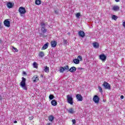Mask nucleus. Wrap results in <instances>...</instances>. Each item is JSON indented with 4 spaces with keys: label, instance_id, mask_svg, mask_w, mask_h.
<instances>
[{
    "label": "nucleus",
    "instance_id": "nucleus-32",
    "mask_svg": "<svg viewBox=\"0 0 125 125\" xmlns=\"http://www.w3.org/2000/svg\"><path fill=\"white\" fill-rule=\"evenodd\" d=\"M76 16L77 18H80V16H81V14L80 13H78L76 14Z\"/></svg>",
    "mask_w": 125,
    "mask_h": 125
},
{
    "label": "nucleus",
    "instance_id": "nucleus-45",
    "mask_svg": "<svg viewBox=\"0 0 125 125\" xmlns=\"http://www.w3.org/2000/svg\"><path fill=\"white\" fill-rule=\"evenodd\" d=\"M115 1L116 2H119V1H120V0H115Z\"/></svg>",
    "mask_w": 125,
    "mask_h": 125
},
{
    "label": "nucleus",
    "instance_id": "nucleus-42",
    "mask_svg": "<svg viewBox=\"0 0 125 125\" xmlns=\"http://www.w3.org/2000/svg\"><path fill=\"white\" fill-rule=\"evenodd\" d=\"M121 99H124V96L123 95H121L120 97Z\"/></svg>",
    "mask_w": 125,
    "mask_h": 125
},
{
    "label": "nucleus",
    "instance_id": "nucleus-17",
    "mask_svg": "<svg viewBox=\"0 0 125 125\" xmlns=\"http://www.w3.org/2000/svg\"><path fill=\"white\" fill-rule=\"evenodd\" d=\"M67 112L69 114H74V113H75V110H74V108H70L69 109H67Z\"/></svg>",
    "mask_w": 125,
    "mask_h": 125
},
{
    "label": "nucleus",
    "instance_id": "nucleus-20",
    "mask_svg": "<svg viewBox=\"0 0 125 125\" xmlns=\"http://www.w3.org/2000/svg\"><path fill=\"white\" fill-rule=\"evenodd\" d=\"M51 103L52 106H56L57 105V102L55 100H52Z\"/></svg>",
    "mask_w": 125,
    "mask_h": 125
},
{
    "label": "nucleus",
    "instance_id": "nucleus-22",
    "mask_svg": "<svg viewBox=\"0 0 125 125\" xmlns=\"http://www.w3.org/2000/svg\"><path fill=\"white\" fill-rule=\"evenodd\" d=\"M43 71L46 73H48L49 72V67L46 66L44 68Z\"/></svg>",
    "mask_w": 125,
    "mask_h": 125
},
{
    "label": "nucleus",
    "instance_id": "nucleus-38",
    "mask_svg": "<svg viewBox=\"0 0 125 125\" xmlns=\"http://www.w3.org/2000/svg\"><path fill=\"white\" fill-rule=\"evenodd\" d=\"M0 29H2V25L1 22H0Z\"/></svg>",
    "mask_w": 125,
    "mask_h": 125
},
{
    "label": "nucleus",
    "instance_id": "nucleus-40",
    "mask_svg": "<svg viewBox=\"0 0 125 125\" xmlns=\"http://www.w3.org/2000/svg\"><path fill=\"white\" fill-rule=\"evenodd\" d=\"M123 27H125V21L123 22Z\"/></svg>",
    "mask_w": 125,
    "mask_h": 125
},
{
    "label": "nucleus",
    "instance_id": "nucleus-7",
    "mask_svg": "<svg viewBox=\"0 0 125 125\" xmlns=\"http://www.w3.org/2000/svg\"><path fill=\"white\" fill-rule=\"evenodd\" d=\"M3 23L5 27H10V21L8 19L5 20Z\"/></svg>",
    "mask_w": 125,
    "mask_h": 125
},
{
    "label": "nucleus",
    "instance_id": "nucleus-21",
    "mask_svg": "<svg viewBox=\"0 0 125 125\" xmlns=\"http://www.w3.org/2000/svg\"><path fill=\"white\" fill-rule=\"evenodd\" d=\"M73 62L74 64H80V60L78 59H74L73 60Z\"/></svg>",
    "mask_w": 125,
    "mask_h": 125
},
{
    "label": "nucleus",
    "instance_id": "nucleus-30",
    "mask_svg": "<svg viewBox=\"0 0 125 125\" xmlns=\"http://www.w3.org/2000/svg\"><path fill=\"white\" fill-rule=\"evenodd\" d=\"M77 59H78V60H79V62H80V61H83V57H82L81 56H79L77 57Z\"/></svg>",
    "mask_w": 125,
    "mask_h": 125
},
{
    "label": "nucleus",
    "instance_id": "nucleus-23",
    "mask_svg": "<svg viewBox=\"0 0 125 125\" xmlns=\"http://www.w3.org/2000/svg\"><path fill=\"white\" fill-rule=\"evenodd\" d=\"M42 2V1L41 0H36L35 1V4L37 5H40Z\"/></svg>",
    "mask_w": 125,
    "mask_h": 125
},
{
    "label": "nucleus",
    "instance_id": "nucleus-2",
    "mask_svg": "<svg viewBox=\"0 0 125 125\" xmlns=\"http://www.w3.org/2000/svg\"><path fill=\"white\" fill-rule=\"evenodd\" d=\"M66 98L68 103L70 104V105H73V103H74V102L73 101V97L70 95H68L66 96Z\"/></svg>",
    "mask_w": 125,
    "mask_h": 125
},
{
    "label": "nucleus",
    "instance_id": "nucleus-15",
    "mask_svg": "<svg viewBox=\"0 0 125 125\" xmlns=\"http://www.w3.org/2000/svg\"><path fill=\"white\" fill-rule=\"evenodd\" d=\"M48 120L49 122H51L52 123H53V121H54V116H53V115L49 116Z\"/></svg>",
    "mask_w": 125,
    "mask_h": 125
},
{
    "label": "nucleus",
    "instance_id": "nucleus-37",
    "mask_svg": "<svg viewBox=\"0 0 125 125\" xmlns=\"http://www.w3.org/2000/svg\"><path fill=\"white\" fill-rule=\"evenodd\" d=\"M63 43H64V44H67V40H63Z\"/></svg>",
    "mask_w": 125,
    "mask_h": 125
},
{
    "label": "nucleus",
    "instance_id": "nucleus-34",
    "mask_svg": "<svg viewBox=\"0 0 125 125\" xmlns=\"http://www.w3.org/2000/svg\"><path fill=\"white\" fill-rule=\"evenodd\" d=\"M72 122L73 123V124H76V123H77V122L76 121V119H73L72 120Z\"/></svg>",
    "mask_w": 125,
    "mask_h": 125
},
{
    "label": "nucleus",
    "instance_id": "nucleus-27",
    "mask_svg": "<svg viewBox=\"0 0 125 125\" xmlns=\"http://www.w3.org/2000/svg\"><path fill=\"white\" fill-rule=\"evenodd\" d=\"M33 65L34 68H38V64L36 62H33Z\"/></svg>",
    "mask_w": 125,
    "mask_h": 125
},
{
    "label": "nucleus",
    "instance_id": "nucleus-43",
    "mask_svg": "<svg viewBox=\"0 0 125 125\" xmlns=\"http://www.w3.org/2000/svg\"><path fill=\"white\" fill-rule=\"evenodd\" d=\"M40 37H42V36H43V34H42V33H40Z\"/></svg>",
    "mask_w": 125,
    "mask_h": 125
},
{
    "label": "nucleus",
    "instance_id": "nucleus-13",
    "mask_svg": "<svg viewBox=\"0 0 125 125\" xmlns=\"http://www.w3.org/2000/svg\"><path fill=\"white\" fill-rule=\"evenodd\" d=\"M112 10H113L114 11H119L120 10V7L118 5H115L113 7Z\"/></svg>",
    "mask_w": 125,
    "mask_h": 125
},
{
    "label": "nucleus",
    "instance_id": "nucleus-12",
    "mask_svg": "<svg viewBox=\"0 0 125 125\" xmlns=\"http://www.w3.org/2000/svg\"><path fill=\"white\" fill-rule=\"evenodd\" d=\"M76 98L78 101H83V96H82L81 94H77L76 95Z\"/></svg>",
    "mask_w": 125,
    "mask_h": 125
},
{
    "label": "nucleus",
    "instance_id": "nucleus-1",
    "mask_svg": "<svg viewBox=\"0 0 125 125\" xmlns=\"http://www.w3.org/2000/svg\"><path fill=\"white\" fill-rule=\"evenodd\" d=\"M22 81L20 83L21 86L24 89V90H28V88L26 86V78L22 77Z\"/></svg>",
    "mask_w": 125,
    "mask_h": 125
},
{
    "label": "nucleus",
    "instance_id": "nucleus-18",
    "mask_svg": "<svg viewBox=\"0 0 125 125\" xmlns=\"http://www.w3.org/2000/svg\"><path fill=\"white\" fill-rule=\"evenodd\" d=\"M48 42L46 43L45 44H44L42 46V50H43L44 49H46V48H47V47H48Z\"/></svg>",
    "mask_w": 125,
    "mask_h": 125
},
{
    "label": "nucleus",
    "instance_id": "nucleus-48",
    "mask_svg": "<svg viewBox=\"0 0 125 125\" xmlns=\"http://www.w3.org/2000/svg\"><path fill=\"white\" fill-rule=\"evenodd\" d=\"M1 42H2V41H1V40H0V43H1Z\"/></svg>",
    "mask_w": 125,
    "mask_h": 125
},
{
    "label": "nucleus",
    "instance_id": "nucleus-41",
    "mask_svg": "<svg viewBox=\"0 0 125 125\" xmlns=\"http://www.w3.org/2000/svg\"><path fill=\"white\" fill-rule=\"evenodd\" d=\"M23 75H25V76L27 75V73L25 71L23 72Z\"/></svg>",
    "mask_w": 125,
    "mask_h": 125
},
{
    "label": "nucleus",
    "instance_id": "nucleus-36",
    "mask_svg": "<svg viewBox=\"0 0 125 125\" xmlns=\"http://www.w3.org/2000/svg\"><path fill=\"white\" fill-rule=\"evenodd\" d=\"M34 119V116H31L29 117V120H33Z\"/></svg>",
    "mask_w": 125,
    "mask_h": 125
},
{
    "label": "nucleus",
    "instance_id": "nucleus-31",
    "mask_svg": "<svg viewBox=\"0 0 125 125\" xmlns=\"http://www.w3.org/2000/svg\"><path fill=\"white\" fill-rule=\"evenodd\" d=\"M63 68H64V71H65V70H68L69 71V65H66V66H64L63 67Z\"/></svg>",
    "mask_w": 125,
    "mask_h": 125
},
{
    "label": "nucleus",
    "instance_id": "nucleus-3",
    "mask_svg": "<svg viewBox=\"0 0 125 125\" xmlns=\"http://www.w3.org/2000/svg\"><path fill=\"white\" fill-rule=\"evenodd\" d=\"M19 12L21 14V16H23V14L26 13V9L23 7H20L19 9Z\"/></svg>",
    "mask_w": 125,
    "mask_h": 125
},
{
    "label": "nucleus",
    "instance_id": "nucleus-14",
    "mask_svg": "<svg viewBox=\"0 0 125 125\" xmlns=\"http://www.w3.org/2000/svg\"><path fill=\"white\" fill-rule=\"evenodd\" d=\"M57 45V42L56 41H51V45L52 47H56Z\"/></svg>",
    "mask_w": 125,
    "mask_h": 125
},
{
    "label": "nucleus",
    "instance_id": "nucleus-35",
    "mask_svg": "<svg viewBox=\"0 0 125 125\" xmlns=\"http://www.w3.org/2000/svg\"><path fill=\"white\" fill-rule=\"evenodd\" d=\"M54 11H55V14H58V13H59V12L57 10H55Z\"/></svg>",
    "mask_w": 125,
    "mask_h": 125
},
{
    "label": "nucleus",
    "instance_id": "nucleus-6",
    "mask_svg": "<svg viewBox=\"0 0 125 125\" xmlns=\"http://www.w3.org/2000/svg\"><path fill=\"white\" fill-rule=\"evenodd\" d=\"M93 101L96 104L99 103V97L97 95H95L93 98Z\"/></svg>",
    "mask_w": 125,
    "mask_h": 125
},
{
    "label": "nucleus",
    "instance_id": "nucleus-4",
    "mask_svg": "<svg viewBox=\"0 0 125 125\" xmlns=\"http://www.w3.org/2000/svg\"><path fill=\"white\" fill-rule=\"evenodd\" d=\"M102 85L104 87L105 89H111V85L110 84H109V83L105 81L104 82V83L102 84Z\"/></svg>",
    "mask_w": 125,
    "mask_h": 125
},
{
    "label": "nucleus",
    "instance_id": "nucleus-28",
    "mask_svg": "<svg viewBox=\"0 0 125 125\" xmlns=\"http://www.w3.org/2000/svg\"><path fill=\"white\" fill-rule=\"evenodd\" d=\"M98 87L100 92H101V93H102L103 92V90H102V88L101 87V86H98Z\"/></svg>",
    "mask_w": 125,
    "mask_h": 125
},
{
    "label": "nucleus",
    "instance_id": "nucleus-46",
    "mask_svg": "<svg viewBox=\"0 0 125 125\" xmlns=\"http://www.w3.org/2000/svg\"><path fill=\"white\" fill-rule=\"evenodd\" d=\"M47 125H52V124L51 123H48Z\"/></svg>",
    "mask_w": 125,
    "mask_h": 125
},
{
    "label": "nucleus",
    "instance_id": "nucleus-26",
    "mask_svg": "<svg viewBox=\"0 0 125 125\" xmlns=\"http://www.w3.org/2000/svg\"><path fill=\"white\" fill-rule=\"evenodd\" d=\"M64 71H65L64 67H61L60 69V73H63L64 72Z\"/></svg>",
    "mask_w": 125,
    "mask_h": 125
},
{
    "label": "nucleus",
    "instance_id": "nucleus-25",
    "mask_svg": "<svg viewBox=\"0 0 125 125\" xmlns=\"http://www.w3.org/2000/svg\"><path fill=\"white\" fill-rule=\"evenodd\" d=\"M112 19H113V20H115L116 21V20H117V19H118V16L115 15H113L112 16Z\"/></svg>",
    "mask_w": 125,
    "mask_h": 125
},
{
    "label": "nucleus",
    "instance_id": "nucleus-19",
    "mask_svg": "<svg viewBox=\"0 0 125 125\" xmlns=\"http://www.w3.org/2000/svg\"><path fill=\"white\" fill-rule=\"evenodd\" d=\"M7 6L8 8H12V7L13 6V4L11 2H8L7 3Z\"/></svg>",
    "mask_w": 125,
    "mask_h": 125
},
{
    "label": "nucleus",
    "instance_id": "nucleus-11",
    "mask_svg": "<svg viewBox=\"0 0 125 125\" xmlns=\"http://www.w3.org/2000/svg\"><path fill=\"white\" fill-rule=\"evenodd\" d=\"M32 80L33 83H37L39 81V77H38L37 75H35L32 78Z\"/></svg>",
    "mask_w": 125,
    "mask_h": 125
},
{
    "label": "nucleus",
    "instance_id": "nucleus-47",
    "mask_svg": "<svg viewBox=\"0 0 125 125\" xmlns=\"http://www.w3.org/2000/svg\"><path fill=\"white\" fill-rule=\"evenodd\" d=\"M14 124H17V121H15L14 122Z\"/></svg>",
    "mask_w": 125,
    "mask_h": 125
},
{
    "label": "nucleus",
    "instance_id": "nucleus-44",
    "mask_svg": "<svg viewBox=\"0 0 125 125\" xmlns=\"http://www.w3.org/2000/svg\"><path fill=\"white\" fill-rule=\"evenodd\" d=\"M78 70H83V68H82L81 67H78Z\"/></svg>",
    "mask_w": 125,
    "mask_h": 125
},
{
    "label": "nucleus",
    "instance_id": "nucleus-8",
    "mask_svg": "<svg viewBox=\"0 0 125 125\" xmlns=\"http://www.w3.org/2000/svg\"><path fill=\"white\" fill-rule=\"evenodd\" d=\"M78 35L79 37H81V38H84L85 36V33H84V32H83V31L80 30L78 32Z\"/></svg>",
    "mask_w": 125,
    "mask_h": 125
},
{
    "label": "nucleus",
    "instance_id": "nucleus-16",
    "mask_svg": "<svg viewBox=\"0 0 125 125\" xmlns=\"http://www.w3.org/2000/svg\"><path fill=\"white\" fill-rule=\"evenodd\" d=\"M93 46L94 47V48H99V43H98L97 42L93 43Z\"/></svg>",
    "mask_w": 125,
    "mask_h": 125
},
{
    "label": "nucleus",
    "instance_id": "nucleus-10",
    "mask_svg": "<svg viewBox=\"0 0 125 125\" xmlns=\"http://www.w3.org/2000/svg\"><path fill=\"white\" fill-rule=\"evenodd\" d=\"M68 71L70 72V73H75V72L77 71V68L75 66H72L68 70Z\"/></svg>",
    "mask_w": 125,
    "mask_h": 125
},
{
    "label": "nucleus",
    "instance_id": "nucleus-9",
    "mask_svg": "<svg viewBox=\"0 0 125 125\" xmlns=\"http://www.w3.org/2000/svg\"><path fill=\"white\" fill-rule=\"evenodd\" d=\"M107 57L104 54H102L100 55V59L102 61H105Z\"/></svg>",
    "mask_w": 125,
    "mask_h": 125
},
{
    "label": "nucleus",
    "instance_id": "nucleus-33",
    "mask_svg": "<svg viewBox=\"0 0 125 125\" xmlns=\"http://www.w3.org/2000/svg\"><path fill=\"white\" fill-rule=\"evenodd\" d=\"M13 49H14L16 52H18V50L17 49V48H15V47H13Z\"/></svg>",
    "mask_w": 125,
    "mask_h": 125
},
{
    "label": "nucleus",
    "instance_id": "nucleus-5",
    "mask_svg": "<svg viewBox=\"0 0 125 125\" xmlns=\"http://www.w3.org/2000/svg\"><path fill=\"white\" fill-rule=\"evenodd\" d=\"M41 26H42V28H41V31L42 33L43 34H45L46 32H47V29H45V23H41Z\"/></svg>",
    "mask_w": 125,
    "mask_h": 125
},
{
    "label": "nucleus",
    "instance_id": "nucleus-39",
    "mask_svg": "<svg viewBox=\"0 0 125 125\" xmlns=\"http://www.w3.org/2000/svg\"><path fill=\"white\" fill-rule=\"evenodd\" d=\"M2 100V97L1 96V95H0V101H1Z\"/></svg>",
    "mask_w": 125,
    "mask_h": 125
},
{
    "label": "nucleus",
    "instance_id": "nucleus-29",
    "mask_svg": "<svg viewBox=\"0 0 125 125\" xmlns=\"http://www.w3.org/2000/svg\"><path fill=\"white\" fill-rule=\"evenodd\" d=\"M50 100H52L54 98V96L53 95L50 94L49 96Z\"/></svg>",
    "mask_w": 125,
    "mask_h": 125
},
{
    "label": "nucleus",
    "instance_id": "nucleus-24",
    "mask_svg": "<svg viewBox=\"0 0 125 125\" xmlns=\"http://www.w3.org/2000/svg\"><path fill=\"white\" fill-rule=\"evenodd\" d=\"M39 56L42 58L43 57V56H44V53H43V52H40L39 53Z\"/></svg>",
    "mask_w": 125,
    "mask_h": 125
}]
</instances>
